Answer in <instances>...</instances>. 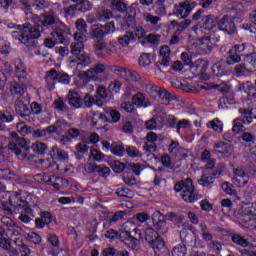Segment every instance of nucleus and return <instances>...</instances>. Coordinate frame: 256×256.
I'll return each mask as SVG.
<instances>
[{
    "instance_id": "56",
    "label": "nucleus",
    "mask_w": 256,
    "mask_h": 256,
    "mask_svg": "<svg viewBox=\"0 0 256 256\" xmlns=\"http://www.w3.org/2000/svg\"><path fill=\"white\" fill-rule=\"evenodd\" d=\"M85 173L91 174V173H97L99 171V165L91 162H87L82 165Z\"/></svg>"
},
{
    "instance_id": "20",
    "label": "nucleus",
    "mask_w": 256,
    "mask_h": 256,
    "mask_svg": "<svg viewBox=\"0 0 256 256\" xmlns=\"http://www.w3.org/2000/svg\"><path fill=\"white\" fill-rule=\"evenodd\" d=\"M23 210L20 213V216L18 217L19 221L22 223H31L33 221V218L35 217V214L33 212V209H31V205H27L26 207L22 208Z\"/></svg>"
},
{
    "instance_id": "50",
    "label": "nucleus",
    "mask_w": 256,
    "mask_h": 256,
    "mask_svg": "<svg viewBox=\"0 0 256 256\" xmlns=\"http://www.w3.org/2000/svg\"><path fill=\"white\" fill-rule=\"evenodd\" d=\"M15 109L20 117H25V113L29 112V106L25 105L23 102H16Z\"/></svg>"
},
{
    "instance_id": "51",
    "label": "nucleus",
    "mask_w": 256,
    "mask_h": 256,
    "mask_svg": "<svg viewBox=\"0 0 256 256\" xmlns=\"http://www.w3.org/2000/svg\"><path fill=\"white\" fill-rule=\"evenodd\" d=\"M187 255V247L183 244H178L172 250V256H186Z\"/></svg>"
},
{
    "instance_id": "36",
    "label": "nucleus",
    "mask_w": 256,
    "mask_h": 256,
    "mask_svg": "<svg viewBox=\"0 0 256 256\" xmlns=\"http://www.w3.org/2000/svg\"><path fill=\"white\" fill-rule=\"evenodd\" d=\"M207 127L209 129H213V131H216V133L223 132V122L219 120V118H215L214 120L208 122Z\"/></svg>"
},
{
    "instance_id": "59",
    "label": "nucleus",
    "mask_w": 256,
    "mask_h": 256,
    "mask_svg": "<svg viewBox=\"0 0 256 256\" xmlns=\"http://www.w3.org/2000/svg\"><path fill=\"white\" fill-rule=\"evenodd\" d=\"M161 35L159 34H148L146 37L147 43H150L151 45H159Z\"/></svg>"
},
{
    "instance_id": "45",
    "label": "nucleus",
    "mask_w": 256,
    "mask_h": 256,
    "mask_svg": "<svg viewBox=\"0 0 256 256\" xmlns=\"http://www.w3.org/2000/svg\"><path fill=\"white\" fill-rule=\"evenodd\" d=\"M32 150L38 155H43L47 151V144L43 142H35L32 144Z\"/></svg>"
},
{
    "instance_id": "17",
    "label": "nucleus",
    "mask_w": 256,
    "mask_h": 256,
    "mask_svg": "<svg viewBox=\"0 0 256 256\" xmlns=\"http://www.w3.org/2000/svg\"><path fill=\"white\" fill-rule=\"evenodd\" d=\"M155 255L157 256H164L167 253V246H165V241L160 236L155 239L153 243L150 244Z\"/></svg>"
},
{
    "instance_id": "61",
    "label": "nucleus",
    "mask_w": 256,
    "mask_h": 256,
    "mask_svg": "<svg viewBox=\"0 0 256 256\" xmlns=\"http://www.w3.org/2000/svg\"><path fill=\"white\" fill-rule=\"evenodd\" d=\"M27 239L30 243H34V245H39V243H41V236L35 232L28 233Z\"/></svg>"
},
{
    "instance_id": "42",
    "label": "nucleus",
    "mask_w": 256,
    "mask_h": 256,
    "mask_svg": "<svg viewBox=\"0 0 256 256\" xmlns=\"http://www.w3.org/2000/svg\"><path fill=\"white\" fill-rule=\"evenodd\" d=\"M199 228L201 231V235H202V239L204 241H213V234H211V232H209V228H207L206 224H199Z\"/></svg>"
},
{
    "instance_id": "22",
    "label": "nucleus",
    "mask_w": 256,
    "mask_h": 256,
    "mask_svg": "<svg viewBox=\"0 0 256 256\" xmlns=\"http://www.w3.org/2000/svg\"><path fill=\"white\" fill-rule=\"evenodd\" d=\"M218 25L217 18L213 15H206L202 17V25L200 26L202 29H206L210 31L213 27Z\"/></svg>"
},
{
    "instance_id": "55",
    "label": "nucleus",
    "mask_w": 256,
    "mask_h": 256,
    "mask_svg": "<svg viewBox=\"0 0 256 256\" xmlns=\"http://www.w3.org/2000/svg\"><path fill=\"white\" fill-rule=\"evenodd\" d=\"M255 88H256L255 82H254V85H253V83L251 81H246V82L240 84L238 89H239V91H244V93L248 94L251 91H255Z\"/></svg>"
},
{
    "instance_id": "5",
    "label": "nucleus",
    "mask_w": 256,
    "mask_h": 256,
    "mask_svg": "<svg viewBox=\"0 0 256 256\" xmlns=\"http://www.w3.org/2000/svg\"><path fill=\"white\" fill-rule=\"evenodd\" d=\"M46 83L49 91L55 89V84L69 85L71 83V76L65 72H58L55 68L46 72Z\"/></svg>"
},
{
    "instance_id": "25",
    "label": "nucleus",
    "mask_w": 256,
    "mask_h": 256,
    "mask_svg": "<svg viewBox=\"0 0 256 256\" xmlns=\"http://www.w3.org/2000/svg\"><path fill=\"white\" fill-rule=\"evenodd\" d=\"M52 159H59V161H67L69 154L65 150H61L56 145L50 151Z\"/></svg>"
},
{
    "instance_id": "6",
    "label": "nucleus",
    "mask_w": 256,
    "mask_h": 256,
    "mask_svg": "<svg viewBox=\"0 0 256 256\" xmlns=\"http://www.w3.org/2000/svg\"><path fill=\"white\" fill-rule=\"evenodd\" d=\"M103 26L94 25L92 26V30L90 32V39L93 40V48L95 53H99L107 47V43L103 39L105 37V32L103 31Z\"/></svg>"
},
{
    "instance_id": "44",
    "label": "nucleus",
    "mask_w": 256,
    "mask_h": 256,
    "mask_svg": "<svg viewBox=\"0 0 256 256\" xmlns=\"http://www.w3.org/2000/svg\"><path fill=\"white\" fill-rule=\"evenodd\" d=\"M125 215H127L125 211H117L106 223H104V227H109L110 223H117V221H121Z\"/></svg>"
},
{
    "instance_id": "63",
    "label": "nucleus",
    "mask_w": 256,
    "mask_h": 256,
    "mask_svg": "<svg viewBox=\"0 0 256 256\" xmlns=\"http://www.w3.org/2000/svg\"><path fill=\"white\" fill-rule=\"evenodd\" d=\"M39 164L41 165L42 169H49L54 165L53 157L51 156L50 159H40Z\"/></svg>"
},
{
    "instance_id": "9",
    "label": "nucleus",
    "mask_w": 256,
    "mask_h": 256,
    "mask_svg": "<svg viewBox=\"0 0 256 256\" xmlns=\"http://www.w3.org/2000/svg\"><path fill=\"white\" fill-rule=\"evenodd\" d=\"M74 42L70 45V53L75 57L83 53L85 49V43H87V36L84 34H74L73 35Z\"/></svg>"
},
{
    "instance_id": "14",
    "label": "nucleus",
    "mask_w": 256,
    "mask_h": 256,
    "mask_svg": "<svg viewBox=\"0 0 256 256\" xmlns=\"http://www.w3.org/2000/svg\"><path fill=\"white\" fill-rule=\"evenodd\" d=\"M132 103L137 107L138 109H147L151 105V102H149V98L143 94V92H137L132 96Z\"/></svg>"
},
{
    "instance_id": "32",
    "label": "nucleus",
    "mask_w": 256,
    "mask_h": 256,
    "mask_svg": "<svg viewBox=\"0 0 256 256\" xmlns=\"http://www.w3.org/2000/svg\"><path fill=\"white\" fill-rule=\"evenodd\" d=\"M194 67L200 75H203L209 69V63L206 60L198 59L194 63Z\"/></svg>"
},
{
    "instance_id": "4",
    "label": "nucleus",
    "mask_w": 256,
    "mask_h": 256,
    "mask_svg": "<svg viewBox=\"0 0 256 256\" xmlns=\"http://www.w3.org/2000/svg\"><path fill=\"white\" fill-rule=\"evenodd\" d=\"M144 89L151 99L158 101L161 105H169L173 101V94L153 83L145 84Z\"/></svg>"
},
{
    "instance_id": "29",
    "label": "nucleus",
    "mask_w": 256,
    "mask_h": 256,
    "mask_svg": "<svg viewBox=\"0 0 256 256\" xmlns=\"http://www.w3.org/2000/svg\"><path fill=\"white\" fill-rule=\"evenodd\" d=\"M10 93L13 97H21L25 93V88L17 82H12L10 84Z\"/></svg>"
},
{
    "instance_id": "43",
    "label": "nucleus",
    "mask_w": 256,
    "mask_h": 256,
    "mask_svg": "<svg viewBox=\"0 0 256 256\" xmlns=\"http://www.w3.org/2000/svg\"><path fill=\"white\" fill-rule=\"evenodd\" d=\"M0 247H3V249L10 248V242L9 239H7V232H5V228L3 227H0Z\"/></svg>"
},
{
    "instance_id": "31",
    "label": "nucleus",
    "mask_w": 256,
    "mask_h": 256,
    "mask_svg": "<svg viewBox=\"0 0 256 256\" xmlns=\"http://www.w3.org/2000/svg\"><path fill=\"white\" fill-rule=\"evenodd\" d=\"M250 19H252V21H254L255 23L252 24H243L242 25V29H244V31H249L250 33H253L255 35L256 33V10H252L250 12Z\"/></svg>"
},
{
    "instance_id": "30",
    "label": "nucleus",
    "mask_w": 256,
    "mask_h": 256,
    "mask_svg": "<svg viewBox=\"0 0 256 256\" xmlns=\"http://www.w3.org/2000/svg\"><path fill=\"white\" fill-rule=\"evenodd\" d=\"M238 112L240 113V115H243V123L244 125H251V123H253V114L251 112V110L247 109V108H239Z\"/></svg>"
},
{
    "instance_id": "54",
    "label": "nucleus",
    "mask_w": 256,
    "mask_h": 256,
    "mask_svg": "<svg viewBox=\"0 0 256 256\" xmlns=\"http://www.w3.org/2000/svg\"><path fill=\"white\" fill-rule=\"evenodd\" d=\"M75 25H76V29L79 31V32H76L75 34L85 35V33H87V22H85V20L78 19Z\"/></svg>"
},
{
    "instance_id": "8",
    "label": "nucleus",
    "mask_w": 256,
    "mask_h": 256,
    "mask_svg": "<svg viewBox=\"0 0 256 256\" xmlns=\"http://www.w3.org/2000/svg\"><path fill=\"white\" fill-rule=\"evenodd\" d=\"M109 71L115 73L116 75H119V77H122V79H125V81L136 82L141 79L137 72H133L119 66H109Z\"/></svg>"
},
{
    "instance_id": "21",
    "label": "nucleus",
    "mask_w": 256,
    "mask_h": 256,
    "mask_svg": "<svg viewBox=\"0 0 256 256\" xmlns=\"http://www.w3.org/2000/svg\"><path fill=\"white\" fill-rule=\"evenodd\" d=\"M68 100L69 104L72 105V107H76V109H80V107H83V98H81L79 93L73 90L69 91Z\"/></svg>"
},
{
    "instance_id": "53",
    "label": "nucleus",
    "mask_w": 256,
    "mask_h": 256,
    "mask_svg": "<svg viewBox=\"0 0 256 256\" xmlns=\"http://www.w3.org/2000/svg\"><path fill=\"white\" fill-rule=\"evenodd\" d=\"M138 65H140V67H147L151 65V54L149 53L142 54L138 59Z\"/></svg>"
},
{
    "instance_id": "34",
    "label": "nucleus",
    "mask_w": 256,
    "mask_h": 256,
    "mask_svg": "<svg viewBox=\"0 0 256 256\" xmlns=\"http://www.w3.org/2000/svg\"><path fill=\"white\" fill-rule=\"evenodd\" d=\"M145 239L147 241V243H149V245H151V243L155 242V239H159V234L157 233V231H155V229L153 228H146L145 230Z\"/></svg>"
},
{
    "instance_id": "15",
    "label": "nucleus",
    "mask_w": 256,
    "mask_h": 256,
    "mask_svg": "<svg viewBox=\"0 0 256 256\" xmlns=\"http://www.w3.org/2000/svg\"><path fill=\"white\" fill-rule=\"evenodd\" d=\"M214 151L218 155H223V157H229L233 153V145L227 142H218L214 144Z\"/></svg>"
},
{
    "instance_id": "16",
    "label": "nucleus",
    "mask_w": 256,
    "mask_h": 256,
    "mask_svg": "<svg viewBox=\"0 0 256 256\" xmlns=\"http://www.w3.org/2000/svg\"><path fill=\"white\" fill-rule=\"evenodd\" d=\"M14 72L22 85H25L26 82L21 80L27 79V69L25 68V65H23V61L21 59L14 60Z\"/></svg>"
},
{
    "instance_id": "18",
    "label": "nucleus",
    "mask_w": 256,
    "mask_h": 256,
    "mask_svg": "<svg viewBox=\"0 0 256 256\" xmlns=\"http://www.w3.org/2000/svg\"><path fill=\"white\" fill-rule=\"evenodd\" d=\"M232 48H234L240 57H247V55L255 51L251 43L235 44Z\"/></svg>"
},
{
    "instance_id": "40",
    "label": "nucleus",
    "mask_w": 256,
    "mask_h": 256,
    "mask_svg": "<svg viewBox=\"0 0 256 256\" xmlns=\"http://www.w3.org/2000/svg\"><path fill=\"white\" fill-rule=\"evenodd\" d=\"M107 66L103 63H98L90 68V71L93 75V79H97V75H101V73H105Z\"/></svg>"
},
{
    "instance_id": "62",
    "label": "nucleus",
    "mask_w": 256,
    "mask_h": 256,
    "mask_svg": "<svg viewBox=\"0 0 256 256\" xmlns=\"http://www.w3.org/2000/svg\"><path fill=\"white\" fill-rule=\"evenodd\" d=\"M54 105L55 108L58 111H67V109H69V106H67V104H65V101H63V98H58L54 101Z\"/></svg>"
},
{
    "instance_id": "12",
    "label": "nucleus",
    "mask_w": 256,
    "mask_h": 256,
    "mask_svg": "<svg viewBox=\"0 0 256 256\" xmlns=\"http://www.w3.org/2000/svg\"><path fill=\"white\" fill-rule=\"evenodd\" d=\"M218 29H220V31H224V33H227L228 35H233V33L236 31L233 18H231L229 15L223 16L218 21Z\"/></svg>"
},
{
    "instance_id": "2",
    "label": "nucleus",
    "mask_w": 256,
    "mask_h": 256,
    "mask_svg": "<svg viewBox=\"0 0 256 256\" xmlns=\"http://www.w3.org/2000/svg\"><path fill=\"white\" fill-rule=\"evenodd\" d=\"M29 205L27 199L21 196L18 192H13L9 196V202L1 201L0 209H2L6 215H17L19 209H23Z\"/></svg>"
},
{
    "instance_id": "49",
    "label": "nucleus",
    "mask_w": 256,
    "mask_h": 256,
    "mask_svg": "<svg viewBox=\"0 0 256 256\" xmlns=\"http://www.w3.org/2000/svg\"><path fill=\"white\" fill-rule=\"evenodd\" d=\"M96 17L101 22L109 21V19H113V12L111 10H102L97 13Z\"/></svg>"
},
{
    "instance_id": "37",
    "label": "nucleus",
    "mask_w": 256,
    "mask_h": 256,
    "mask_svg": "<svg viewBox=\"0 0 256 256\" xmlns=\"http://www.w3.org/2000/svg\"><path fill=\"white\" fill-rule=\"evenodd\" d=\"M111 9L118 11L119 13H125L127 11V4L123 0H112Z\"/></svg>"
},
{
    "instance_id": "48",
    "label": "nucleus",
    "mask_w": 256,
    "mask_h": 256,
    "mask_svg": "<svg viewBox=\"0 0 256 256\" xmlns=\"http://www.w3.org/2000/svg\"><path fill=\"white\" fill-rule=\"evenodd\" d=\"M202 49H204V53L206 55L213 51V43L211 41V37L207 36L202 39Z\"/></svg>"
},
{
    "instance_id": "60",
    "label": "nucleus",
    "mask_w": 256,
    "mask_h": 256,
    "mask_svg": "<svg viewBox=\"0 0 256 256\" xmlns=\"http://www.w3.org/2000/svg\"><path fill=\"white\" fill-rule=\"evenodd\" d=\"M126 153L128 157H132V158L141 157V151H139L137 147H134V146L126 147Z\"/></svg>"
},
{
    "instance_id": "10",
    "label": "nucleus",
    "mask_w": 256,
    "mask_h": 256,
    "mask_svg": "<svg viewBox=\"0 0 256 256\" xmlns=\"http://www.w3.org/2000/svg\"><path fill=\"white\" fill-rule=\"evenodd\" d=\"M193 9H195V2L186 0L175 7L174 15L180 17V19H186L191 15Z\"/></svg>"
},
{
    "instance_id": "3",
    "label": "nucleus",
    "mask_w": 256,
    "mask_h": 256,
    "mask_svg": "<svg viewBox=\"0 0 256 256\" xmlns=\"http://www.w3.org/2000/svg\"><path fill=\"white\" fill-rule=\"evenodd\" d=\"M174 191H176V193L182 192V199L186 203H195V201H199V199H201V195L195 193V186H193L191 178L178 181L174 185Z\"/></svg>"
},
{
    "instance_id": "23",
    "label": "nucleus",
    "mask_w": 256,
    "mask_h": 256,
    "mask_svg": "<svg viewBox=\"0 0 256 256\" xmlns=\"http://www.w3.org/2000/svg\"><path fill=\"white\" fill-rule=\"evenodd\" d=\"M161 65L169 67L171 63V48L169 46H162L160 48Z\"/></svg>"
},
{
    "instance_id": "38",
    "label": "nucleus",
    "mask_w": 256,
    "mask_h": 256,
    "mask_svg": "<svg viewBox=\"0 0 256 256\" xmlns=\"http://www.w3.org/2000/svg\"><path fill=\"white\" fill-rule=\"evenodd\" d=\"M231 241L235 243V245H239L240 247H243L244 249L249 247V241L247 239L243 238L239 234H233L231 237Z\"/></svg>"
},
{
    "instance_id": "26",
    "label": "nucleus",
    "mask_w": 256,
    "mask_h": 256,
    "mask_svg": "<svg viewBox=\"0 0 256 256\" xmlns=\"http://www.w3.org/2000/svg\"><path fill=\"white\" fill-rule=\"evenodd\" d=\"M125 235L127 237L124 240L125 245H127L129 249H132L133 251H137V249H139V239L131 235V232L129 231H126Z\"/></svg>"
},
{
    "instance_id": "13",
    "label": "nucleus",
    "mask_w": 256,
    "mask_h": 256,
    "mask_svg": "<svg viewBox=\"0 0 256 256\" xmlns=\"http://www.w3.org/2000/svg\"><path fill=\"white\" fill-rule=\"evenodd\" d=\"M152 221L160 234L164 235V233H167V222L165 221V216L160 211L153 213Z\"/></svg>"
},
{
    "instance_id": "24",
    "label": "nucleus",
    "mask_w": 256,
    "mask_h": 256,
    "mask_svg": "<svg viewBox=\"0 0 256 256\" xmlns=\"http://www.w3.org/2000/svg\"><path fill=\"white\" fill-rule=\"evenodd\" d=\"M244 64L247 67L248 73L256 71V52L255 50L244 57Z\"/></svg>"
},
{
    "instance_id": "27",
    "label": "nucleus",
    "mask_w": 256,
    "mask_h": 256,
    "mask_svg": "<svg viewBox=\"0 0 256 256\" xmlns=\"http://www.w3.org/2000/svg\"><path fill=\"white\" fill-rule=\"evenodd\" d=\"M135 42V36L132 31H127L124 35L118 37V43L122 47H129L130 43Z\"/></svg>"
},
{
    "instance_id": "28",
    "label": "nucleus",
    "mask_w": 256,
    "mask_h": 256,
    "mask_svg": "<svg viewBox=\"0 0 256 256\" xmlns=\"http://www.w3.org/2000/svg\"><path fill=\"white\" fill-rule=\"evenodd\" d=\"M227 65H235V63H241V55H239L234 48H231L227 53L226 58Z\"/></svg>"
},
{
    "instance_id": "39",
    "label": "nucleus",
    "mask_w": 256,
    "mask_h": 256,
    "mask_svg": "<svg viewBox=\"0 0 256 256\" xmlns=\"http://www.w3.org/2000/svg\"><path fill=\"white\" fill-rule=\"evenodd\" d=\"M51 37L52 38H46L44 40V45H45V47H48V49H53V47H55V45H57V44L65 45V42H66L65 37H67V35L63 36L62 42L57 41V39L53 36H51Z\"/></svg>"
},
{
    "instance_id": "41",
    "label": "nucleus",
    "mask_w": 256,
    "mask_h": 256,
    "mask_svg": "<svg viewBox=\"0 0 256 256\" xmlns=\"http://www.w3.org/2000/svg\"><path fill=\"white\" fill-rule=\"evenodd\" d=\"M98 105V107H101V105H103V103H101V101L96 100L93 98V96L86 94L84 96V106L87 107L88 109H91V107H93V105Z\"/></svg>"
},
{
    "instance_id": "33",
    "label": "nucleus",
    "mask_w": 256,
    "mask_h": 256,
    "mask_svg": "<svg viewBox=\"0 0 256 256\" xmlns=\"http://www.w3.org/2000/svg\"><path fill=\"white\" fill-rule=\"evenodd\" d=\"M76 10L81 11V13H87L93 9V4L89 0H80L79 3H76Z\"/></svg>"
},
{
    "instance_id": "11",
    "label": "nucleus",
    "mask_w": 256,
    "mask_h": 256,
    "mask_svg": "<svg viewBox=\"0 0 256 256\" xmlns=\"http://www.w3.org/2000/svg\"><path fill=\"white\" fill-rule=\"evenodd\" d=\"M219 177H221V170H215V172L203 170V174L198 180V183L202 185V187H211L215 179H219Z\"/></svg>"
},
{
    "instance_id": "1",
    "label": "nucleus",
    "mask_w": 256,
    "mask_h": 256,
    "mask_svg": "<svg viewBox=\"0 0 256 256\" xmlns=\"http://www.w3.org/2000/svg\"><path fill=\"white\" fill-rule=\"evenodd\" d=\"M34 19L38 20L34 26L23 24L19 26L18 30L12 31L11 35L13 39H16L23 45H29V43H33L35 39L41 37V33L45 31V27H53V25L55 30L50 35L51 37H55L58 43L63 42L64 35H71L69 26L63 24L55 14H47L42 19H39L38 15H34Z\"/></svg>"
},
{
    "instance_id": "35",
    "label": "nucleus",
    "mask_w": 256,
    "mask_h": 256,
    "mask_svg": "<svg viewBox=\"0 0 256 256\" xmlns=\"http://www.w3.org/2000/svg\"><path fill=\"white\" fill-rule=\"evenodd\" d=\"M89 159H92V161H97L98 163H101L102 161H105V154L101 152L99 149H91Z\"/></svg>"
},
{
    "instance_id": "58",
    "label": "nucleus",
    "mask_w": 256,
    "mask_h": 256,
    "mask_svg": "<svg viewBox=\"0 0 256 256\" xmlns=\"http://www.w3.org/2000/svg\"><path fill=\"white\" fill-rule=\"evenodd\" d=\"M168 151L169 153H171V155H179V151H181V146L179 145V142L172 141L168 147Z\"/></svg>"
},
{
    "instance_id": "46",
    "label": "nucleus",
    "mask_w": 256,
    "mask_h": 256,
    "mask_svg": "<svg viewBox=\"0 0 256 256\" xmlns=\"http://www.w3.org/2000/svg\"><path fill=\"white\" fill-rule=\"evenodd\" d=\"M16 129L22 137H26V135H29L31 133V127L27 126L25 122H18L16 125Z\"/></svg>"
},
{
    "instance_id": "7",
    "label": "nucleus",
    "mask_w": 256,
    "mask_h": 256,
    "mask_svg": "<svg viewBox=\"0 0 256 256\" xmlns=\"http://www.w3.org/2000/svg\"><path fill=\"white\" fill-rule=\"evenodd\" d=\"M8 149L17 157H25L29 151V146H27V141L24 138H14L9 142Z\"/></svg>"
},
{
    "instance_id": "19",
    "label": "nucleus",
    "mask_w": 256,
    "mask_h": 256,
    "mask_svg": "<svg viewBox=\"0 0 256 256\" xmlns=\"http://www.w3.org/2000/svg\"><path fill=\"white\" fill-rule=\"evenodd\" d=\"M71 63H76V66L79 67H89L91 65V56L86 52H81L76 55V60H72Z\"/></svg>"
},
{
    "instance_id": "57",
    "label": "nucleus",
    "mask_w": 256,
    "mask_h": 256,
    "mask_svg": "<svg viewBox=\"0 0 256 256\" xmlns=\"http://www.w3.org/2000/svg\"><path fill=\"white\" fill-rule=\"evenodd\" d=\"M116 194L118 195V197H128V198L133 197V191H131V189L127 187L117 188Z\"/></svg>"
},
{
    "instance_id": "47",
    "label": "nucleus",
    "mask_w": 256,
    "mask_h": 256,
    "mask_svg": "<svg viewBox=\"0 0 256 256\" xmlns=\"http://www.w3.org/2000/svg\"><path fill=\"white\" fill-rule=\"evenodd\" d=\"M243 119L242 118H236L234 119V124L232 127V131L234 134L241 133V131H245V125H243Z\"/></svg>"
},
{
    "instance_id": "52",
    "label": "nucleus",
    "mask_w": 256,
    "mask_h": 256,
    "mask_svg": "<svg viewBox=\"0 0 256 256\" xmlns=\"http://www.w3.org/2000/svg\"><path fill=\"white\" fill-rule=\"evenodd\" d=\"M111 153H113V155H117L118 157H123V153H125V146L123 143L113 144L111 146Z\"/></svg>"
},
{
    "instance_id": "64",
    "label": "nucleus",
    "mask_w": 256,
    "mask_h": 256,
    "mask_svg": "<svg viewBox=\"0 0 256 256\" xmlns=\"http://www.w3.org/2000/svg\"><path fill=\"white\" fill-rule=\"evenodd\" d=\"M76 151L81 154H85L89 151V143L82 141L76 145Z\"/></svg>"
}]
</instances>
